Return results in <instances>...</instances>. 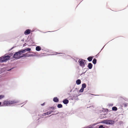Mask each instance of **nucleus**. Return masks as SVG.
Returning <instances> with one entry per match:
<instances>
[{
    "label": "nucleus",
    "instance_id": "12",
    "mask_svg": "<svg viewBox=\"0 0 128 128\" xmlns=\"http://www.w3.org/2000/svg\"><path fill=\"white\" fill-rule=\"evenodd\" d=\"M93 58V56H90L87 58V59L89 62H90L92 60Z\"/></svg>",
    "mask_w": 128,
    "mask_h": 128
},
{
    "label": "nucleus",
    "instance_id": "25",
    "mask_svg": "<svg viewBox=\"0 0 128 128\" xmlns=\"http://www.w3.org/2000/svg\"><path fill=\"white\" fill-rule=\"evenodd\" d=\"M23 57H24L23 54H22V55H20L19 57V59H20V58H23Z\"/></svg>",
    "mask_w": 128,
    "mask_h": 128
},
{
    "label": "nucleus",
    "instance_id": "8",
    "mask_svg": "<svg viewBox=\"0 0 128 128\" xmlns=\"http://www.w3.org/2000/svg\"><path fill=\"white\" fill-rule=\"evenodd\" d=\"M62 102L65 104H67L68 103L69 100L66 98L65 99L63 100Z\"/></svg>",
    "mask_w": 128,
    "mask_h": 128
},
{
    "label": "nucleus",
    "instance_id": "17",
    "mask_svg": "<svg viewBox=\"0 0 128 128\" xmlns=\"http://www.w3.org/2000/svg\"><path fill=\"white\" fill-rule=\"evenodd\" d=\"M86 87V84L85 83H83L82 85V88H85Z\"/></svg>",
    "mask_w": 128,
    "mask_h": 128
},
{
    "label": "nucleus",
    "instance_id": "43",
    "mask_svg": "<svg viewBox=\"0 0 128 128\" xmlns=\"http://www.w3.org/2000/svg\"><path fill=\"white\" fill-rule=\"evenodd\" d=\"M104 46L102 48V49L101 50H101H102L103 49V48H104Z\"/></svg>",
    "mask_w": 128,
    "mask_h": 128
},
{
    "label": "nucleus",
    "instance_id": "45",
    "mask_svg": "<svg viewBox=\"0 0 128 128\" xmlns=\"http://www.w3.org/2000/svg\"><path fill=\"white\" fill-rule=\"evenodd\" d=\"M72 91V90H71L70 91V92H71Z\"/></svg>",
    "mask_w": 128,
    "mask_h": 128
},
{
    "label": "nucleus",
    "instance_id": "18",
    "mask_svg": "<svg viewBox=\"0 0 128 128\" xmlns=\"http://www.w3.org/2000/svg\"><path fill=\"white\" fill-rule=\"evenodd\" d=\"M57 106L58 108H62V105L61 104H58Z\"/></svg>",
    "mask_w": 128,
    "mask_h": 128
},
{
    "label": "nucleus",
    "instance_id": "48",
    "mask_svg": "<svg viewBox=\"0 0 128 128\" xmlns=\"http://www.w3.org/2000/svg\"><path fill=\"white\" fill-rule=\"evenodd\" d=\"M100 51V52H99V53H100V51Z\"/></svg>",
    "mask_w": 128,
    "mask_h": 128
},
{
    "label": "nucleus",
    "instance_id": "44",
    "mask_svg": "<svg viewBox=\"0 0 128 128\" xmlns=\"http://www.w3.org/2000/svg\"><path fill=\"white\" fill-rule=\"evenodd\" d=\"M52 115L49 116H48L50 117V116Z\"/></svg>",
    "mask_w": 128,
    "mask_h": 128
},
{
    "label": "nucleus",
    "instance_id": "19",
    "mask_svg": "<svg viewBox=\"0 0 128 128\" xmlns=\"http://www.w3.org/2000/svg\"><path fill=\"white\" fill-rule=\"evenodd\" d=\"M27 57H29V56H34V55L32 54H30L29 53V52H27Z\"/></svg>",
    "mask_w": 128,
    "mask_h": 128
},
{
    "label": "nucleus",
    "instance_id": "41",
    "mask_svg": "<svg viewBox=\"0 0 128 128\" xmlns=\"http://www.w3.org/2000/svg\"><path fill=\"white\" fill-rule=\"evenodd\" d=\"M24 39H22V40H21V41H24Z\"/></svg>",
    "mask_w": 128,
    "mask_h": 128
},
{
    "label": "nucleus",
    "instance_id": "27",
    "mask_svg": "<svg viewBox=\"0 0 128 128\" xmlns=\"http://www.w3.org/2000/svg\"><path fill=\"white\" fill-rule=\"evenodd\" d=\"M24 57H27V53L23 54Z\"/></svg>",
    "mask_w": 128,
    "mask_h": 128
},
{
    "label": "nucleus",
    "instance_id": "38",
    "mask_svg": "<svg viewBox=\"0 0 128 128\" xmlns=\"http://www.w3.org/2000/svg\"><path fill=\"white\" fill-rule=\"evenodd\" d=\"M50 112H51V114L52 113V112H53V111H52V110H51V111H49Z\"/></svg>",
    "mask_w": 128,
    "mask_h": 128
},
{
    "label": "nucleus",
    "instance_id": "39",
    "mask_svg": "<svg viewBox=\"0 0 128 128\" xmlns=\"http://www.w3.org/2000/svg\"><path fill=\"white\" fill-rule=\"evenodd\" d=\"M51 108H52L53 109H54V107H51Z\"/></svg>",
    "mask_w": 128,
    "mask_h": 128
},
{
    "label": "nucleus",
    "instance_id": "33",
    "mask_svg": "<svg viewBox=\"0 0 128 128\" xmlns=\"http://www.w3.org/2000/svg\"><path fill=\"white\" fill-rule=\"evenodd\" d=\"M113 104H109V106H113Z\"/></svg>",
    "mask_w": 128,
    "mask_h": 128
},
{
    "label": "nucleus",
    "instance_id": "15",
    "mask_svg": "<svg viewBox=\"0 0 128 128\" xmlns=\"http://www.w3.org/2000/svg\"><path fill=\"white\" fill-rule=\"evenodd\" d=\"M97 60L96 58H94L92 61V63L94 64H96V63Z\"/></svg>",
    "mask_w": 128,
    "mask_h": 128
},
{
    "label": "nucleus",
    "instance_id": "35",
    "mask_svg": "<svg viewBox=\"0 0 128 128\" xmlns=\"http://www.w3.org/2000/svg\"><path fill=\"white\" fill-rule=\"evenodd\" d=\"M87 70H86L85 72H83L81 74V75H82V74H85V73L86 72V71Z\"/></svg>",
    "mask_w": 128,
    "mask_h": 128
},
{
    "label": "nucleus",
    "instance_id": "3",
    "mask_svg": "<svg viewBox=\"0 0 128 128\" xmlns=\"http://www.w3.org/2000/svg\"><path fill=\"white\" fill-rule=\"evenodd\" d=\"M14 53L12 57L11 58V59H13L14 58L15 60H18L19 59V57L20 55H21L22 53L21 50H19L18 51Z\"/></svg>",
    "mask_w": 128,
    "mask_h": 128
},
{
    "label": "nucleus",
    "instance_id": "50",
    "mask_svg": "<svg viewBox=\"0 0 128 128\" xmlns=\"http://www.w3.org/2000/svg\"><path fill=\"white\" fill-rule=\"evenodd\" d=\"M48 117V116L46 117H46Z\"/></svg>",
    "mask_w": 128,
    "mask_h": 128
},
{
    "label": "nucleus",
    "instance_id": "36",
    "mask_svg": "<svg viewBox=\"0 0 128 128\" xmlns=\"http://www.w3.org/2000/svg\"><path fill=\"white\" fill-rule=\"evenodd\" d=\"M127 104H124V106L125 107H126V106H127Z\"/></svg>",
    "mask_w": 128,
    "mask_h": 128
},
{
    "label": "nucleus",
    "instance_id": "1",
    "mask_svg": "<svg viewBox=\"0 0 128 128\" xmlns=\"http://www.w3.org/2000/svg\"><path fill=\"white\" fill-rule=\"evenodd\" d=\"M13 55V53H11L8 55L0 57V62H6L7 60H9L10 57Z\"/></svg>",
    "mask_w": 128,
    "mask_h": 128
},
{
    "label": "nucleus",
    "instance_id": "9",
    "mask_svg": "<svg viewBox=\"0 0 128 128\" xmlns=\"http://www.w3.org/2000/svg\"><path fill=\"white\" fill-rule=\"evenodd\" d=\"M106 114H100V119H102L106 117Z\"/></svg>",
    "mask_w": 128,
    "mask_h": 128
},
{
    "label": "nucleus",
    "instance_id": "20",
    "mask_svg": "<svg viewBox=\"0 0 128 128\" xmlns=\"http://www.w3.org/2000/svg\"><path fill=\"white\" fill-rule=\"evenodd\" d=\"M107 120H106L102 121L101 122V123H104L105 124H107Z\"/></svg>",
    "mask_w": 128,
    "mask_h": 128
},
{
    "label": "nucleus",
    "instance_id": "23",
    "mask_svg": "<svg viewBox=\"0 0 128 128\" xmlns=\"http://www.w3.org/2000/svg\"><path fill=\"white\" fill-rule=\"evenodd\" d=\"M84 88H81L79 90V92H83L84 90Z\"/></svg>",
    "mask_w": 128,
    "mask_h": 128
},
{
    "label": "nucleus",
    "instance_id": "32",
    "mask_svg": "<svg viewBox=\"0 0 128 128\" xmlns=\"http://www.w3.org/2000/svg\"><path fill=\"white\" fill-rule=\"evenodd\" d=\"M45 102H44V103H43V104H41V105L42 106H44V104H45Z\"/></svg>",
    "mask_w": 128,
    "mask_h": 128
},
{
    "label": "nucleus",
    "instance_id": "40",
    "mask_svg": "<svg viewBox=\"0 0 128 128\" xmlns=\"http://www.w3.org/2000/svg\"><path fill=\"white\" fill-rule=\"evenodd\" d=\"M2 102H0V106L1 105V104H2Z\"/></svg>",
    "mask_w": 128,
    "mask_h": 128
},
{
    "label": "nucleus",
    "instance_id": "5",
    "mask_svg": "<svg viewBox=\"0 0 128 128\" xmlns=\"http://www.w3.org/2000/svg\"><path fill=\"white\" fill-rule=\"evenodd\" d=\"M22 53L25 52H30L31 50V49L29 48H26L24 49L21 50Z\"/></svg>",
    "mask_w": 128,
    "mask_h": 128
},
{
    "label": "nucleus",
    "instance_id": "46",
    "mask_svg": "<svg viewBox=\"0 0 128 128\" xmlns=\"http://www.w3.org/2000/svg\"><path fill=\"white\" fill-rule=\"evenodd\" d=\"M67 56H69V55H67Z\"/></svg>",
    "mask_w": 128,
    "mask_h": 128
},
{
    "label": "nucleus",
    "instance_id": "14",
    "mask_svg": "<svg viewBox=\"0 0 128 128\" xmlns=\"http://www.w3.org/2000/svg\"><path fill=\"white\" fill-rule=\"evenodd\" d=\"M76 84L77 85H79L81 83V81L80 80V79H78L77 80L76 82Z\"/></svg>",
    "mask_w": 128,
    "mask_h": 128
},
{
    "label": "nucleus",
    "instance_id": "16",
    "mask_svg": "<svg viewBox=\"0 0 128 128\" xmlns=\"http://www.w3.org/2000/svg\"><path fill=\"white\" fill-rule=\"evenodd\" d=\"M118 110L117 107L116 106H113L112 108V110L114 111H116Z\"/></svg>",
    "mask_w": 128,
    "mask_h": 128
},
{
    "label": "nucleus",
    "instance_id": "21",
    "mask_svg": "<svg viewBox=\"0 0 128 128\" xmlns=\"http://www.w3.org/2000/svg\"><path fill=\"white\" fill-rule=\"evenodd\" d=\"M76 96V97L78 96H77V95L75 94L73 95V97L72 98H70V97H69L68 98V99H71L72 100L74 99L73 98L75 97Z\"/></svg>",
    "mask_w": 128,
    "mask_h": 128
},
{
    "label": "nucleus",
    "instance_id": "4",
    "mask_svg": "<svg viewBox=\"0 0 128 128\" xmlns=\"http://www.w3.org/2000/svg\"><path fill=\"white\" fill-rule=\"evenodd\" d=\"M85 61H86V60L81 58L79 60L78 62L82 68H83L85 66L86 63L84 62Z\"/></svg>",
    "mask_w": 128,
    "mask_h": 128
},
{
    "label": "nucleus",
    "instance_id": "2",
    "mask_svg": "<svg viewBox=\"0 0 128 128\" xmlns=\"http://www.w3.org/2000/svg\"><path fill=\"white\" fill-rule=\"evenodd\" d=\"M19 101L17 100H5L3 102L4 105V106H8V104H14L17 103Z\"/></svg>",
    "mask_w": 128,
    "mask_h": 128
},
{
    "label": "nucleus",
    "instance_id": "49",
    "mask_svg": "<svg viewBox=\"0 0 128 128\" xmlns=\"http://www.w3.org/2000/svg\"><path fill=\"white\" fill-rule=\"evenodd\" d=\"M96 96H98V95H96Z\"/></svg>",
    "mask_w": 128,
    "mask_h": 128
},
{
    "label": "nucleus",
    "instance_id": "30",
    "mask_svg": "<svg viewBox=\"0 0 128 128\" xmlns=\"http://www.w3.org/2000/svg\"><path fill=\"white\" fill-rule=\"evenodd\" d=\"M46 115V112L43 114H42V116H45Z\"/></svg>",
    "mask_w": 128,
    "mask_h": 128
},
{
    "label": "nucleus",
    "instance_id": "24",
    "mask_svg": "<svg viewBox=\"0 0 128 128\" xmlns=\"http://www.w3.org/2000/svg\"><path fill=\"white\" fill-rule=\"evenodd\" d=\"M4 97V96L3 95H0V100L2 99Z\"/></svg>",
    "mask_w": 128,
    "mask_h": 128
},
{
    "label": "nucleus",
    "instance_id": "22",
    "mask_svg": "<svg viewBox=\"0 0 128 128\" xmlns=\"http://www.w3.org/2000/svg\"><path fill=\"white\" fill-rule=\"evenodd\" d=\"M99 127L98 128H105V127L104 126L102 125H98Z\"/></svg>",
    "mask_w": 128,
    "mask_h": 128
},
{
    "label": "nucleus",
    "instance_id": "37",
    "mask_svg": "<svg viewBox=\"0 0 128 128\" xmlns=\"http://www.w3.org/2000/svg\"><path fill=\"white\" fill-rule=\"evenodd\" d=\"M102 109L103 110H102V111L103 112H104L105 111V110H104V108H103Z\"/></svg>",
    "mask_w": 128,
    "mask_h": 128
},
{
    "label": "nucleus",
    "instance_id": "31",
    "mask_svg": "<svg viewBox=\"0 0 128 128\" xmlns=\"http://www.w3.org/2000/svg\"><path fill=\"white\" fill-rule=\"evenodd\" d=\"M56 54H63V53H58L57 52H56Z\"/></svg>",
    "mask_w": 128,
    "mask_h": 128
},
{
    "label": "nucleus",
    "instance_id": "13",
    "mask_svg": "<svg viewBox=\"0 0 128 128\" xmlns=\"http://www.w3.org/2000/svg\"><path fill=\"white\" fill-rule=\"evenodd\" d=\"M41 49V48L40 46H37L36 47V50L38 51H40Z\"/></svg>",
    "mask_w": 128,
    "mask_h": 128
},
{
    "label": "nucleus",
    "instance_id": "29",
    "mask_svg": "<svg viewBox=\"0 0 128 128\" xmlns=\"http://www.w3.org/2000/svg\"><path fill=\"white\" fill-rule=\"evenodd\" d=\"M93 128V127L92 126H88L87 127H86V128Z\"/></svg>",
    "mask_w": 128,
    "mask_h": 128
},
{
    "label": "nucleus",
    "instance_id": "28",
    "mask_svg": "<svg viewBox=\"0 0 128 128\" xmlns=\"http://www.w3.org/2000/svg\"><path fill=\"white\" fill-rule=\"evenodd\" d=\"M14 68H15L14 67H12V68H10L9 69H8V70H7V71H10L12 69H14Z\"/></svg>",
    "mask_w": 128,
    "mask_h": 128
},
{
    "label": "nucleus",
    "instance_id": "10",
    "mask_svg": "<svg viewBox=\"0 0 128 128\" xmlns=\"http://www.w3.org/2000/svg\"><path fill=\"white\" fill-rule=\"evenodd\" d=\"M53 101L54 102H57L59 101V99L57 97H54L53 99Z\"/></svg>",
    "mask_w": 128,
    "mask_h": 128
},
{
    "label": "nucleus",
    "instance_id": "34",
    "mask_svg": "<svg viewBox=\"0 0 128 128\" xmlns=\"http://www.w3.org/2000/svg\"><path fill=\"white\" fill-rule=\"evenodd\" d=\"M14 48V47H12L9 50V51H10L11 50H12V49L13 48Z\"/></svg>",
    "mask_w": 128,
    "mask_h": 128
},
{
    "label": "nucleus",
    "instance_id": "11",
    "mask_svg": "<svg viewBox=\"0 0 128 128\" xmlns=\"http://www.w3.org/2000/svg\"><path fill=\"white\" fill-rule=\"evenodd\" d=\"M92 64L91 63H89L88 64L87 67L90 69H91L92 67Z\"/></svg>",
    "mask_w": 128,
    "mask_h": 128
},
{
    "label": "nucleus",
    "instance_id": "42",
    "mask_svg": "<svg viewBox=\"0 0 128 128\" xmlns=\"http://www.w3.org/2000/svg\"><path fill=\"white\" fill-rule=\"evenodd\" d=\"M50 32V31H48V32H44V33H46V32Z\"/></svg>",
    "mask_w": 128,
    "mask_h": 128
},
{
    "label": "nucleus",
    "instance_id": "47",
    "mask_svg": "<svg viewBox=\"0 0 128 128\" xmlns=\"http://www.w3.org/2000/svg\"><path fill=\"white\" fill-rule=\"evenodd\" d=\"M100 51V52H99V53H100V51Z\"/></svg>",
    "mask_w": 128,
    "mask_h": 128
},
{
    "label": "nucleus",
    "instance_id": "6",
    "mask_svg": "<svg viewBox=\"0 0 128 128\" xmlns=\"http://www.w3.org/2000/svg\"><path fill=\"white\" fill-rule=\"evenodd\" d=\"M31 31V30H30L27 29L24 31V34L25 35H27L30 34Z\"/></svg>",
    "mask_w": 128,
    "mask_h": 128
},
{
    "label": "nucleus",
    "instance_id": "26",
    "mask_svg": "<svg viewBox=\"0 0 128 128\" xmlns=\"http://www.w3.org/2000/svg\"><path fill=\"white\" fill-rule=\"evenodd\" d=\"M46 114L47 115H48L49 114H51V112H50V111L48 112H46Z\"/></svg>",
    "mask_w": 128,
    "mask_h": 128
},
{
    "label": "nucleus",
    "instance_id": "7",
    "mask_svg": "<svg viewBox=\"0 0 128 128\" xmlns=\"http://www.w3.org/2000/svg\"><path fill=\"white\" fill-rule=\"evenodd\" d=\"M115 122L112 120H107V124L112 125L114 124Z\"/></svg>",
    "mask_w": 128,
    "mask_h": 128
}]
</instances>
